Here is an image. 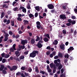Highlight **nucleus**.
Returning <instances> with one entry per match:
<instances>
[{
  "label": "nucleus",
  "instance_id": "obj_37",
  "mask_svg": "<svg viewBox=\"0 0 77 77\" xmlns=\"http://www.w3.org/2000/svg\"><path fill=\"white\" fill-rule=\"evenodd\" d=\"M51 13H56V11L54 9L52 10H51Z\"/></svg>",
  "mask_w": 77,
  "mask_h": 77
},
{
  "label": "nucleus",
  "instance_id": "obj_14",
  "mask_svg": "<svg viewBox=\"0 0 77 77\" xmlns=\"http://www.w3.org/2000/svg\"><path fill=\"white\" fill-rule=\"evenodd\" d=\"M74 48L73 47H70L68 49V51L69 52H70L71 50H73Z\"/></svg>",
  "mask_w": 77,
  "mask_h": 77
},
{
  "label": "nucleus",
  "instance_id": "obj_34",
  "mask_svg": "<svg viewBox=\"0 0 77 77\" xmlns=\"http://www.w3.org/2000/svg\"><path fill=\"white\" fill-rule=\"evenodd\" d=\"M11 26H14V20L11 21Z\"/></svg>",
  "mask_w": 77,
  "mask_h": 77
},
{
  "label": "nucleus",
  "instance_id": "obj_26",
  "mask_svg": "<svg viewBox=\"0 0 77 77\" xmlns=\"http://www.w3.org/2000/svg\"><path fill=\"white\" fill-rule=\"evenodd\" d=\"M36 38H37V39H35V41H36L37 42L39 41V40H40V38L38 36H36Z\"/></svg>",
  "mask_w": 77,
  "mask_h": 77
},
{
  "label": "nucleus",
  "instance_id": "obj_58",
  "mask_svg": "<svg viewBox=\"0 0 77 77\" xmlns=\"http://www.w3.org/2000/svg\"><path fill=\"white\" fill-rule=\"evenodd\" d=\"M5 55V53H4L2 54L1 56H2V57H4Z\"/></svg>",
  "mask_w": 77,
  "mask_h": 77
},
{
  "label": "nucleus",
  "instance_id": "obj_17",
  "mask_svg": "<svg viewBox=\"0 0 77 77\" xmlns=\"http://www.w3.org/2000/svg\"><path fill=\"white\" fill-rule=\"evenodd\" d=\"M43 40L45 42L48 41V38L47 37H45L43 38Z\"/></svg>",
  "mask_w": 77,
  "mask_h": 77
},
{
  "label": "nucleus",
  "instance_id": "obj_49",
  "mask_svg": "<svg viewBox=\"0 0 77 77\" xmlns=\"http://www.w3.org/2000/svg\"><path fill=\"white\" fill-rule=\"evenodd\" d=\"M71 23H66V25L67 26H71Z\"/></svg>",
  "mask_w": 77,
  "mask_h": 77
},
{
  "label": "nucleus",
  "instance_id": "obj_35",
  "mask_svg": "<svg viewBox=\"0 0 77 77\" xmlns=\"http://www.w3.org/2000/svg\"><path fill=\"white\" fill-rule=\"evenodd\" d=\"M21 72H18L16 73V75L17 76H18L19 75H21Z\"/></svg>",
  "mask_w": 77,
  "mask_h": 77
},
{
  "label": "nucleus",
  "instance_id": "obj_57",
  "mask_svg": "<svg viewBox=\"0 0 77 77\" xmlns=\"http://www.w3.org/2000/svg\"><path fill=\"white\" fill-rule=\"evenodd\" d=\"M8 38L5 37V39H4V41L6 42V41H8Z\"/></svg>",
  "mask_w": 77,
  "mask_h": 77
},
{
  "label": "nucleus",
  "instance_id": "obj_8",
  "mask_svg": "<svg viewBox=\"0 0 77 77\" xmlns=\"http://www.w3.org/2000/svg\"><path fill=\"white\" fill-rule=\"evenodd\" d=\"M27 43V41L26 40H23L22 41H21V44H22L23 45H25V44H26Z\"/></svg>",
  "mask_w": 77,
  "mask_h": 77
},
{
  "label": "nucleus",
  "instance_id": "obj_59",
  "mask_svg": "<svg viewBox=\"0 0 77 77\" xmlns=\"http://www.w3.org/2000/svg\"><path fill=\"white\" fill-rule=\"evenodd\" d=\"M72 19H73V20H75V19H76V17H75V16H72Z\"/></svg>",
  "mask_w": 77,
  "mask_h": 77
},
{
  "label": "nucleus",
  "instance_id": "obj_56",
  "mask_svg": "<svg viewBox=\"0 0 77 77\" xmlns=\"http://www.w3.org/2000/svg\"><path fill=\"white\" fill-rule=\"evenodd\" d=\"M40 23L39 22V21H37L36 23V24L37 25H40Z\"/></svg>",
  "mask_w": 77,
  "mask_h": 77
},
{
  "label": "nucleus",
  "instance_id": "obj_22",
  "mask_svg": "<svg viewBox=\"0 0 77 77\" xmlns=\"http://www.w3.org/2000/svg\"><path fill=\"white\" fill-rule=\"evenodd\" d=\"M2 71V73L3 74H7V72L5 70L3 69Z\"/></svg>",
  "mask_w": 77,
  "mask_h": 77
},
{
  "label": "nucleus",
  "instance_id": "obj_39",
  "mask_svg": "<svg viewBox=\"0 0 77 77\" xmlns=\"http://www.w3.org/2000/svg\"><path fill=\"white\" fill-rule=\"evenodd\" d=\"M64 35L66 34V31L65 30L63 29L62 31Z\"/></svg>",
  "mask_w": 77,
  "mask_h": 77
},
{
  "label": "nucleus",
  "instance_id": "obj_63",
  "mask_svg": "<svg viewBox=\"0 0 77 77\" xmlns=\"http://www.w3.org/2000/svg\"><path fill=\"white\" fill-rule=\"evenodd\" d=\"M51 48V47H50V46H48L46 48V49L47 50H50Z\"/></svg>",
  "mask_w": 77,
  "mask_h": 77
},
{
  "label": "nucleus",
  "instance_id": "obj_13",
  "mask_svg": "<svg viewBox=\"0 0 77 77\" xmlns=\"http://www.w3.org/2000/svg\"><path fill=\"white\" fill-rule=\"evenodd\" d=\"M23 22H24V25H26L29 24V21L26 20H23Z\"/></svg>",
  "mask_w": 77,
  "mask_h": 77
},
{
  "label": "nucleus",
  "instance_id": "obj_60",
  "mask_svg": "<svg viewBox=\"0 0 77 77\" xmlns=\"http://www.w3.org/2000/svg\"><path fill=\"white\" fill-rule=\"evenodd\" d=\"M14 49H13L12 48H11L10 49V51H11V52H14Z\"/></svg>",
  "mask_w": 77,
  "mask_h": 77
},
{
  "label": "nucleus",
  "instance_id": "obj_47",
  "mask_svg": "<svg viewBox=\"0 0 77 77\" xmlns=\"http://www.w3.org/2000/svg\"><path fill=\"white\" fill-rule=\"evenodd\" d=\"M9 36V34H8V33H7L5 35V38H8V37Z\"/></svg>",
  "mask_w": 77,
  "mask_h": 77
},
{
  "label": "nucleus",
  "instance_id": "obj_10",
  "mask_svg": "<svg viewBox=\"0 0 77 77\" xmlns=\"http://www.w3.org/2000/svg\"><path fill=\"white\" fill-rule=\"evenodd\" d=\"M4 68H5V66L1 64V67H0V71H2L3 69H4Z\"/></svg>",
  "mask_w": 77,
  "mask_h": 77
},
{
  "label": "nucleus",
  "instance_id": "obj_1",
  "mask_svg": "<svg viewBox=\"0 0 77 77\" xmlns=\"http://www.w3.org/2000/svg\"><path fill=\"white\" fill-rule=\"evenodd\" d=\"M37 54H39V51H32V52L29 54V57H32V58H34Z\"/></svg>",
  "mask_w": 77,
  "mask_h": 77
},
{
  "label": "nucleus",
  "instance_id": "obj_55",
  "mask_svg": "<svg viewBox=\"0 0 77 77\" xmlns=\"http://www.w3.org/2000/svg\"><path fill=\"white\" fill-rule=\"evenodd\" d=\"M65 74H62L60 76V77H65Z\"/></svg>",
  "mask_w": 77,
  "mask_h": 77
},
{
  "label": "nucleus",
  "instance_id": "obj_62",
  "mask_svg": "<svg viewBox=\"0 0 77 77\" xmlns=\"http://www.w3.org/2000/svg\"><path fill=\"white\" fill-rule=\"evenodd\" d=\"M21 48H22V49H24L25 48V46H24V45L21 46Z\"/></svg>",
  "mask_w": 77,
  "mask_h": 77
},
{
  "label": "nucleus",
  "instance_id": "obj_50",
  "mask_svg": "<svg viewBox=\"0 0 77 77\" xmlns=\"http://www.w3.org/2000/svg\"><path fill=\"white\" fill-rule=\"evenodd\" d=\"M68 22H69V23H72V20H71V19H68Z\"/></svg>",
  "mask_w": 77,
  "mask_h": 77
},
{
  "label": "nucleus",
  "instance_id": "obj_64",
  "mask_svg": "<svg viewBox=\"0 0 77 77\" xmlns=\"http://www.w3.org/2000/svg\"><path fill=\"white\" fill-rule=\"evenodd\" d=\"M58 56H56L54 57V59H58Z\"/></svg>",
  "mask_w": 77,
  "mask_h": 77
},
{
  "label": "nucleus",
  "instance_id": "obj_52",
  "mask_svg": "<svg viewBox=\"0 0 77 77\" xmlns=\"http://www.w3.org/2000/svg\"><path fill=\"white\" fill-rule=\"evenodd\" d=\"M9 35H12V34H13V33L12 31H10L9 32Z\"/></svg>",
  "mask_w": 77,
  "mask_h": 77
},
{
  "label": "nucleus",
  "instance_id": "obj_31",
  "mask_svg": "<svg viewBox=\"0 0 77 77\" xmlns=\"http://www.w3.org/2000/svg\"><path fill=\"white\" fill-rule=\"evenodd\" d=\"M16 46V44H14L13 46V48L14 50H16V48H15V47Z\"/></svg>",
  "mask_w": 77,
  "mask_h": 77
},
{
  "label": "nucleus",
  "instance_id": "obj_11",
  "mask_svg": "<svg viewBox=\"0 0 77 77\" xmlns=\"http://www.w3.org/2000/svg\"><path fill=\"white\" fill-rule=\"evenodd\" d=\"M29 16L30 18H32V20L34 19L35 17H34V15L32 14H30L29 15Z\"/></svg>",
  "mask_w": 77,
  "mask_h": 77
},
{
  "label": "nucleus",
  "instance_id": "obj_4",
  "mask_svg": "<svg viewBox=\"0 0 77 77\" xmlns=\"http://www.w3.org/2000/svg\"><path fill=\"white\" fill-rule=\"evenodd\" d=\"M60 19H62V20H65L66 19V17L65 14H61L60 15Z\"/></svg>",
  "mask_w": 77,
  "mask_h": 77
},
{
  "label": "nucleus",
  "instance_id": "obj_41",
  "mask_svg": "<svg viewBox=\"0 0 77 77\" xmlns=\"http://www.w3.org/2000/svg\"><path fill=\"white\" fill-rule=\"evenodd\" d=\"M46 54L47 56H48V55H49V54H50V51H49L46 52Z\"/></svg>",
  "mask_w": 77,
  "mask_h": 77
},
{
  "label": "nucleus",
  "instance_id": "obj_24",
  "mask_svg": "<svg viewBox=\"0 0 77 77\" xmlns=\"http://www.w3.org/2000/svg\"><path fill=\"white\" fill-rule=\"evenodd\" d=\"M64 57L65 58L68 59V58H69V55H68V54H66L64 56Z\"/></svg>",
  "mask_w": 77,
  "mask_h": 77
},
{
  "label": "nucleus",
  "instance_id": "obj_21",
  "mask_svg": "<svg viewBox=\"0 0 77 77\" xmlns=\"http://www.w3.org/2000/svg\"><path fill=\"white\" fill-rule=\"evenodd\" d=\"M3 8H5V9H7V8H8V6L6 4H3L2 6Z\"/></svg>",
  "mask_w": 77,
  "mask_h": 77
},
{
  "label": "nucleus",
  "instance_id": "obj_6",
  "mask_svg": "<svg viewBox=\"0 0 77 77\" xmlns=\"http://www.w3.org/2000/svg\"><path fill=\"white\" fill-rule=\"evenodd\" d=\"M18 68V67L17 66H14L11 67L10 69V71H13V70H17V69Z\"/></svg>",
  "mask_w": 77,
  "mask_h": 77
},
{
  "label": "nucleus",
  "instance_id": "obj_42",
  "mask_svg": "<svg viewBox=\"0 0 77 77\" xmlns=\"http://www.w3.org/2000/svg\"><path fill=\"white\" fill-rule=\"evenodd\" d=\"M7 23H6V25H8V24H9V23H10V20H8L7 21Z\"/></svg>",
  "mask_w": 77,
  "mask_h": 77
},
{
  "label": "nucleus",
  "instance_id": "obj_40",
  "mask_svg": "<svg viewBox=\"0 0 77 77\" xmlns=\"http://www.w3.org/2000/svg\"><path fill=\"white\" fill-rule=\"evenodd\" d=\"M76 23V21H75V20H74L73 21H72L71 23L72 25H73V24H75Z\"/></svg>",
  "mask_w": 77,
  "mask_h": 77
},
{
  "label": "nucleus",
  "instance_id": "obj_45",
  "mask_svg": "<svg viewBox=\"0 0 77 77\" xmlns=\"http://www.w3.org/2000/svg\"><path fill=\"white\" fill-rule=\"evenodd\" d=\"M38 15V12H36L35 15V18L37 17Z\"/></svg>",
  "mask_w": 77,
  "mask_h": 77
},
{
  "label": "nucleus",
  "instance_id": "obj_2",
  "mask_svg": "<svg viewBox=\"0 0 77 77\" xmlns=\"http://www.w3.org/2000/svg\"><path fill=\"white\" fill-rule=\"evenodd\" d=\"M43 43V42L42 40H39L37 44V46L39 48H41L42 47L43 45L42 44Z\"/></svg>",
  "mask_w": 77,
  "mask_h": 77
},
{
  "label": "nucleus",
  "instance_id": "obj_23",
  "mask_svg": "<svg viewBox=\"0 0 77 77\" xmlns=\"http://www.w3.org/2000/svg\"><path fill=\"white\" fill-rule=\"evenodd\" d=\"M67 7L66 5H64L62 6V8L63 9H66Z\"/></svg>",
  "mask_w": 77,
  "mask_h": 77
},
{
  "label": "nucleus",
  "instance_id": "obj_7",
  "mask_svg": "<svg viewBox=\"0 0 77 77\" xmlns=\"http://www.w3.org/2000/svg\"><path fill=\"white\" fill-rule=\"evenodd\" d=\"M15 54L16 55L17 57H18L19 56H20V53H19V51H15Z\"/></svg>",
  "mask_w": 77,
  "mask_h": 77
},
{
  "label": "nucleus",
  "instance_id": "obj_43",
  "mask_svg": "<svg viewBox=\"0 0 77 77\" xmlns=\"http://www.w3.org/2000/svg\"><path fill=\"white\" fill-rule=\"evenodd\" d=\"M3 17H4V13L2 12V13L1 15V18H3Z\"/></svg>",
  "mask_w": 77,
  "mask_h": 77
},
{
  "label": "nucleus",
  "instance_id": "obj_18",
  "mask_svg": "<svg viewBox=\"0 0 77 77\" xmlns=\"http://www.w3.org/2000/svg\"><path fill=\"white\" fill-rule=\"evenodd\" d=\"M30 3H28V5H27L26 8L28 9H31V8H30Z\"/></svg>",
  "mask_w": 77,
  "mask_h": 77
},
{
  "label": "nucleus",
  "instance_id": "obj_53",
  "mask_svg": "<svg viewBox=\"0 0 77 77\" xmlns=\"http://www.w3.org/2000/svg\"><path fill=\"white\" fill-rule=\"evenodd\" d=\"M22 17V14H18V17L21 18Z\"/></svg>",
  "mask_w": 77,
  "mask_h": 77
},
{
  "label": "nucleus",
  "instance_id": "obj_3",
  "mask_svg": "<svg viewBox=\"0 0 77 77\" xmlns=\"http://www.w3.org/2000/svg\"><path fill=\"white\" fill-rule=\"evenodd\" d=\"M50 66L51 68H54V69H56V67L55 66V64H54L53 63H51L50 64Z\"/></svg>",
  "mask_w": 77,
  "mask_h": 77
},
{
  "label": "nucleus",
  "instance_id": "obj_44",
  "mask_svg": "<svg viewBox=\"0 0 77 77\" xmlns=\"http://www.w3.org/2000/svg\"><path fill=\"white\" fill-rule=\"evenodd\" d=\"M55 64H56V66H57V67H58V66H59L60 64V63H56Z\"/></svg>",
  "mask_w": 77,
  "mask_h": 77
},
{
  "label": "nucleus",
  "instance_id": "obj_20",
  "mask_svg": "<svg viewBox=\"0 0 77 77\" xmlns=\"http://www.w3.org/2000/svg\"><path fill=\"white\" fill-rule=\"evenodd\" d=\"M24 59V55H21L20 57H19V59L20 60H23Z\"/></svg>",
  "mask_w": 77,
  "mask_h": 77
},
{
  "label": "nucleus",
  "instance_id": "obj_5",
  "mask_svg": "<svg viewBox=\"0 0 77 77\" xmlns=\"http://www.w3.org/2000/svg\"><path fill=\"white\" fill-rule=\"evenodd\" d=\"M48 7L50 9H53L54 8V5L52 4H48Z\"/></svg>",
  "mask_w": 77,
  "mask_h": 77
},
{
  "label": "nucleus",
  "instance_id": "obj_16",
  "mask_svg": "<svg viewBox=\"0 0 77 77\" xmlns=\"http://www.w3.org/2000/svg\"><path fill=\"white\" fill-rule=\"evenodd\" d=\"M35 72H37V73H38L39 71V70L38 69V67L37 66H36V67L35 68Z\"/></svg>",
  "mask_w": 77,
  "mask_h": 77
},
{
  "label": "nucleus",
  "instance_id": "obj_25",
  "mask_svg": "<svg viewBox=\"0 0 77 77\" xmlns=\"http://www.w3.org/2000/svg\"><path fill=\"white\" fill-rule=\"evenodd\" d=\"M62 64H60L58 67V69H59V70H60V69H62Z\"/></svg>",
  "mask_w": 77,
  "mask_h": 77
},
{
  "label": "nucleus",
  "instance_id": "obj_51",
  "mask_svg": "<svg viewBox=\"0 0 77 77\" xmlns=\"http://www.w3.org/2000/svg\"><path fill=\"white\" fill-rule=\"evenodd\" d=\"M64 63H66V62H68V60L67 59H64Z\"/></svg>",
  "mask_w": 77,
  "mask_h": 77
},
{
  "label": "nucleus",
  "instance_id": "obj_15",
  "mask_svg": "<svg viewBox=\"0 0 77 77\" xmlns=\"http://www.w3.org/2000/svg\"><path fill=\"white\" fill-rule=\"evenodd\" d=\"M57 44H58V41L57 40L54 41V42L53 43V45H57Z\"/></svg>",
  "mask_w": 77,
  "mask_h": 77
},
{
  "label": "nucleus",
  "instance_id": "obj_30",
  "mask_svg": "<svg viewBox=\"0 0 77 77\" xmlns=\"http://www.w3.org/2000/svg\"><path fill=\"white\" fill-rule=\"evenodd\" d=\"M17 21H22V19L21 17H17Z\"/></svg>",
  "mask_w": 77,
  "mask_h": 77
},
{
  "label": "nucleus",
  "instance_id": "obj_19",
  "mask_svg": "<svg viewBox=\"0 0 77 77\" xmlns=\"http://www.w3.org/2000/svg\"><path fill=\"white\" fill-rule=\"evenodd\" d=\"M73 31H74V29L71 28L69 30V34H72V33H73Z\"/></svg>",
  "mask_w": 77,
  "mask_h": 77
},
{
  "label": "nucleus",
  "instance_id": "obj_48",
  "mask_svg": "<svg viewBox=\"0 0 77 77\" xmlns=\"http://www.w3.org/2000/svg\"><path fill=\"white\" fill-rule=\"evenodd\" d=\"M24 74L25 75L26 77H27V76H29V73H27L26 72L24 73Z\"/></svg>",
  "mask_w": 77,
  "mask_h": 77
},
{
  "label": "nucleus",
  "instance_id": "obj_61",
  "mask_svg": "<svg viewBox=\"0 0 77 77\" xmlns=\"http://www.w3.org/2000/svg\"><path fill=\"white\" fill-rule=\"evenodd\" d=\"M6 61V59L3 58L2 60V62L3 63H5Z\"/></svg>",
  "mask_w": 77,
  "mask_h": 77
},
{
  "label": "nucleus",
  "instance_id": "obj_27",
  "mask_svg": "<svg viewBox=\"0 0 77 77\" xmlns=\"http://www.w3.org/2000/svg\"><path fill=\"white\" fill-rule=\"evenodd\" d=\"M45 37H47L48 38H49V39H50V35H49V34H46V35L45 34Z\"/></svg>",
  "mask_w": 77,
  "mask_h": 77
},
{
  "label": "nucleus",
  "instance_id": "obj_9",
  "mask_svg": "<svg viewBox=\"0 0 77 77\" xmlns=\"http://www.w3.org/2000/svg\"><path fill=\"white\" fill-rule=\"evenodd\" d=\"M60 47L61 50H65V45H60Z\"/></svg>",
  "mask_w": 77,
  "mask_h": 77
},
{
  "label": "nucleus",
  "instance_id": "obj_38",
  "mask_svg": "<svg viewBox=\"0 0 77 77\" xmlns=\"http://www.w3.org/2000/svg\"><path fill=\"white\" fill-rule=\"evenodd\" d=\"M40 74H42L44 75V74H45V72L44 71H42L41 70H40Z\"/></svg>",
  "mask_w": 77,
  "mask_h": 77
},
{
  "label": "nucleus",
  "instance_id": "obj_36",
  "mask_svg": "<svg viewBox=\"0 0 77 77\" xmlns=\"http://www.w3.org/2000/svg\"><path fill=\"white\" fill-rule=\"evenodd\" d=\"M76 8H75L74 9V11L75 13V14H77V6H76Z\"/></svg>",
  "mask_w": 77,
  "mask_h": 77
},
{
  "label": "nucleus",
  "instance_id": "obj_29",
  "mask_svg": "<svg viewBox=\"0 0 77 77\" xmlns=\"http://www.w3.org/2000/svg\"><path fill=\"white\" fill-rule=\"evenodd\" d=\"M35 9L36 11H39V10H40V8H39V7L38 6L35 7Z\"/></svg>",
  "mask_w": 77,
  "mask_h": 77
},
{
  "label": "nucleus",
  "instance_id": "obj_54",
  "mask_svg": "<svg viewBox=\"0 0 77 77\" xmlns=\"http://www.w3.org/2000/svg\"><path fill=\"white\" fill-rule=\"evenodd\" d=\"M22 11L23 12H26V9L25 8H24L23 10H22Z\"/></svg>",
  "mask_w": 77,
  "mask_h": 77
},
{
  "label": "nucleus",
  "instance_id": "obj_33",
  "mask_svg": "<svg viewBox=\"0 0 77 77\" xmlns=\"http://www.w3.org/2000/svg\"><path fill=\"white\" fill-rule=\"evenodd\" d=\"M58 56L59 57H62L63 56V55H62V54L61 53H60L58 54Z\"/></svg>",
  "mask_w": 77,
  "mask_h": 77
},
{
  "label": "nucleus",
  "instance_id": "obj_28",
  "mask_svg": "<svg viewBox=\"0 0 77 77\" xmlns=\"http://www.w3.org/2000/svg\"><path fill=\"white\" fill-rule=\"evenodd\" d=\"M5 59H7V58H8L9 57V54H5Z\"/></svg>",
  "mask_w": 77,
  "mask_h": 77
},
{
  "label": "nucleus",
  "instance_id": "obj_12",
  "mask_svg": "<svg viewBox=\"0 0 77 77\" xmlns=\"http://www.w3.org/2000/svg\"><path fill=\"white\" fill-rule=\"evenodd\" d=\"M35 42V40L34 38H32L31 40L30 43L31 44H34Z\"/></svg>",
  "mask_w": 77,
  "mask_h": 77
},
{
  "label": "nucleus",
  "instance_id": "obj_32",
  "mask_svg": "<svg viewBox=\"0 0 77 77\" xmlns=\"http://www.w3.org/2000/svg\"><path fill=\"white\" fill-rule=\"evenodd\" d=\"M24 8V7L22 6H20V8H19V11H21V9H22V10Z\"/></svg>",
  "mask_w": 77,
  "mask_h": 77
},
{
  "label": "nucleus",
  "instance_id": "obj_46",
  "mask_svg": "<svg viewBox=\"0 0 77 77\" xmlns=\"http://www.w3.org/2000/svg\"><path fill=\"white\" fill-rule=\"evenodd\" d=\"M29 53V51H27L26 52H24V54L25 55H26L27 54H28V53Z\"/></svg>",
  "mask_w": 77,
  "mask_h": 77
}]
</instances>
